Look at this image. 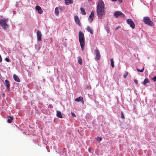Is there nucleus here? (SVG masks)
Instances as JSON below:
<instances>
[{
  "label": "nucleus",
  "mask_w": 156,
  "mask_h": 156,
  "mask_svg": "<svg viewBox=\"0 0 156 156\" xmlns=\"http://www.w3.org/2000/svg\"><path fill=\"white\" fill-rule=\"evenodd\" d=\"M87 30L89 32H90L91 34H93V30L92 29L90 28V26H87Z\"/></svg>",
  "instance_id": "obj_16"
},
{
  "label": "nucleus",
  "mask_w": 156,
  "mask_h": 156,
  "mask_svg": "<svg viewBox=\"0 0 156 156\" xmlns=\"http://www.w3.org/2000/svg\"><path fill=\"white\" fill-rule=\"evenodd\" d=\"M122 1H119V2L120 3H121L122 2Z\"/></svg>",
  "instance_id": "obj_33"
},
{
  "label": "nucleus",
  "mask_w": 156,
  "mask_h": 156,
  "mask_svg": "<svg viewBox=\"0 0 156 156\" xmlns=\"http://www.w3.org/2000/svg\"><path fill=\"white\" fill-rule=\"evenodd\" d=\"M149 82L150 81L148 78H145L143 82V84L144 85H145L147 83Z\"/></svg>",
  "instance_id": "obj_21"
},
{
  "label": "nucleus",
  "mask_w": 156,
  "mask_h": 156,
  "mask_svg": "<svg viewBox=\"0 0 156 156\" xmlns=\"http://www.w3.org/2000/svg\"><path fill=\"white\" fill-rule=\"evenodd\" d=\"M126 21L128 24L132 29H134L135 28V25L133 21L130 19H127Z\"/></svg>",
  "instance_id": "obj_5"
},
{
  "label": "nucleus",
  "mask_w": 156,
  "mask_h": 156,
  "mask_svg": "<svg viewBox=\"0 0 156 156\" xmlns=\"http://www.w3.org/2000/svg\"><path fill=\"white\" fill-rule=\"evenodd\" d=\"M105 4L103 1H99L97 6V13L99 19H101L105 15Z\"/></svg>",
  "instance_id": "obj_1"
},
{
  "label": "nucleus",
  "mask_w": 156,
  "mask_h": 156,
  "mask_svg": "<svg viewBox=\"0 0 156 156\" xmlns=\"http://www.w3.org/2000/svg\"><path fill=\"white\" fill-rule=\"evenodd\" d=\"M121 118L122 119H125V117L124 116V115L123 113V112H121Z\"/></svg>",
  "instance_id": "obj_25"
},
{
  "label": "nucleus",
  "mask_w": 156,
  "mask_h": 156,
  "mask_svg": "<svg viewBox=\"0 0 156 156\" xmlns=\"http://www.w3.org/2000/svg\"><path fill=\"white\" fill-rule=\"evenodd\" d=\"M59 12L58 9V8L56 7L55 9V13L56 16H58L59 15Z\"/></svg>",
  "instance_id": "obj_19"
},
{
  "label": "nucleus",
  "mask_w": 156,
  "mask_h": 156,
  "mask_svg": "<svg viewBox=\"0 0 156 156\" xmlns=\"http://www.w3.org/2000/svg\"><path fill=\"white\" fill-rule=\"evenodd\" d=\"M56 112V116L57 117L60 118H63L61 112L58 111H57Z\"/></svg>",
  "instance_id": "obj_14"
},
{
  "label": "nucleus",
  "mask_w": 156,
  "mask_h": 156,
  "mask_svg": "<svg viewBox=\"0 0 156 156\" xmlns=\"http://www.w3.org/2000/svg\"><path fill=\"white\" fill-rule=\"evenodd\" d=\"M143 21L144 23L150 26H152L154 24L152 22L150 18L148 17H145L143 19Z\"/></svg>",
  "instance_id": "obj_3"
},
{
  "label": "nucleus",
  "mask_w": 156,
  "mask_h": 156,
  "mask_svg": "<svg viewBox=\"0 0 156 156\" xmlns=\"http://www.w3.org/2000/svg\"><path fill=\"white\" fill-rule=\"evenodd\" d=\"M35 9L36 10L38 11V12L39 14H41L43 12V10L41 7L38 5H37L35 7Z\"/></svg>",
  "instance_id": "obj_11"
},
{
  "label": "nucleus",
  "mask_w": 156,
  "mask_h": 156,
  "mask_svg": "<svg viewBox=\"0 0 156 156\" xmlns=\"http://www.w3.org/2000/svg\"><path fill=\"white\" fill-rule=\"evenodd\" d=\"M73 1H65V3L66 5H69V4H72L73 3Z\"/></svg>",
  "instance_id": "obj_18"
},
{
  "label": "nucleus",
  "mask_w": 156,
  "mask_h": 156,
  "mask_svg": "<svg viewBox=\"0 0 156 156\" xmlns=\"http://www.w3.org/2000/svg\"><path fill=\"white\" fill-rule=\"evenodd\" d=\"M80 10L81 11V13L83 15H85L86 14V12L85 11V9L83 8H81Z\"/></svg>",
  "instance_id": "obj_20"
},
{
  "label": "nucleus",
  "mask_w": 156,
  "mask_h": 156,
  "mask_svg": "<svg viewBox=\"0 0 156 156\" xmlns=\"http://www.w3.org/2000/svg\"><path fill=\"white\" fill-rule=\"evenodd\" d=\"M7 21V20L6 19L0 20V25L4 30L6 29L8 27V25L6 23Z\"/></svg>",
  "instance_id": "obj_4"
},
{
  "label": "nucleus",
  "mask_w": 156,
  "mask_h": 156,
  "mask_svg": "<svg viewBox=\"0 0 156 156\" xmlns=\"http://www.w3.org/2000/svg\"><path fill=\"white\" fill-rule=\"evenodd\" d=\"M5 85L7 88H9L10 87V85L9 82L8 80H5Z\"/></svg>",
  "instance_id": "obj_17"
},
{
  "label": "nucleus",
  "mask_w": 156,
  "mask_h": 156,
  "mask_svg": "<svg viewBox=\"0 0 156 156\" xmlns=\"http://www.w3.org/2000/svg\"><path fill=\"white\" fill-rule=\"evenodd\" d=\"M88 150L89 151V152H90V150L89 149H88Z\"/></svg>",
  "instance_id": "obj_35"
},
{
  "label": "nucleus",
  "mask_w": 156,
  "mask_h": 156,
  "mask_svg": "<svg viewBox=\"0 0 156 156\" xmlns=\"http://www.w3.org/2000/svg\"><path fill=\"white\" fill-rule=\"evenodd\" d=\"M74 20L75 23L78 25L79 26H81V23L80 20L77 16L76 15L74 16Z\"/></svg>",
  "instance_id": "obj_7"
},
{
  "label": "nucleus",
  "mask_w": 156,
  "mask_h": 156,
  "mask_svg": "<svg viewBox=\"0 0 156 156\" xmlns=\"http://www.w3.org/2000/svg\"><path fill=\"white\" fill-rule=\"evenodd\" d=\"M95 12L94 11H92L90 15L88 20L90 23H91L93 20V18L94 17Z\"/></svg>",
  "instance_id": "obj_6"
},
{
  "label": "nucleus",
  "mask_w": 156,
  "mask_h": 156,
  "mask_svg": "<svg viewBox=\"0 0 156 156\" xmlns=\"http://www.w3.org/2000/svg\"><path fill=\"white\" fill-rule=\"evenodd\" d=\"M152 80H153L154 82L156 81V76H154L152 79Z\"/></svg>",
  "instance_id": "obj_28"
},
{
  "label": "nucleus",
  "mask_w": 156,
  "mask_h": 156,
  "mask_svg": "<svg viewBox=\"0 0 156 156\" xmlns=\"http://www.w3.org/2000/svg\"><path fill=\"white\" fill-rule=\"evenodd\" d=\"M96 139H97V140L98 141H101L102 138L101 137H99V136H97L96 138Z\"/></svg>",
  "instance_id": "obj_26"
},
{
  "label": "nucleus",
  "mask_w": 156,
  "mask_h": 156,
  "mask_svg": "<svg viewBox=\"0 0 156 156\" xmlns=\"http://www.w3.org/2000/svg\"><path fill=\"white\" fill-rule=\"evenodd\" d=\"M88 150L89 151V152H90V150L89 149H88Z\"/></svg>",
  "instance_id": "obj_36"
},
{
  "label": "nucleus",
  "mask_w": 156,
  "mask_h": 156,
  "mask_svg": "<svg viewBox=\"0 0 156 156\" xmlns=\"http://www.w3.org/2000/svg\"><path fill=\"white\" fill-rule=\"evenodd\" d=\"M110 61H111V66L113 68L114 66V61L113 60L112 58L111 59H110Z\"/></svg>",
  "instance_id": "obj_23"
},
{
  "label": "nucleus",
  "mask_w": 156,
  "mask_h": 156,
  "mask_svg": "<svg viewBox=\"0 0 156 156\" xmlns=\"http://www.w3.org/2000/svg\"><path fill=\"white\" fill-rule=\"evenodd\" d=\"M71 115H72V116L73 117H76V116L75 115V114L74 113H73L72 112H71Z\"/></svg>",
  "instance_id": "obj_30"
},
{
  "label": "nucleus",
  "mask_w": 156,
  "mask_h": 156,
  "mask_svg": "<svg viewBox=\"0 0 156 156\" xmlns=\"http://www.w3.org/2000/svg\"><path fill=\"white\" fill-rule=\"evenodd\" d=\"M120 28V27L118 26V27H116L115 28V30H118L119 28Z\"/></svg>",
  "instance_id": "obj_32"
},
{
  "label": "nucleus",
  "mask_w": 156,
  "mask_h": 156,
  "mask_svg": "<svg viewBox=\"0 0 156 156\" xmlns=\"http://www.w3.org/2000/svg\"><path fill=\"white\" fill-rule=\"evenodd\" d=\"M122 15L123 14L122 12L118 11H116L114 12V16L115 18H117L119 16Z\"/></svg>",
  "instance_id": "obj_10"
},
{
  "label": "nucleus",
  "mask_w": 156,
  "mask_h": 156,
  "mask_svg": "<svg viewBox=\"0 0 156 156\" xmlns=\"http://www.w3.org/2000/svg\"><path fill=\"white\" fill-rule=\"evenodd\" d=\"M78 62L80 65L82 64L83 61L82 58L80 57H78Z\"/></svg>",
  "instance_id": "obj_22"
},
{
  "label": "nucleus",
  "mask_w": 156,
  "mask_h": 156,
  "mask_svg": "<svg viewBox=\"0 0 156 156\" xmlns=\"http://www.w3.org/2000/svg\"><path fill=\"white\" fill-rule=\"evenodd\" d=\"M96 54L95 58L98 60H99L101 58V55L99 51L97 49H96L95 51Z\"/></svg>",
  "instance_id": "obj_8"
},
{
  "label": "nucleus",
  "mask_w": 156,
  "mask_h": 156,
  "mask_svg": "<svg viewBox=\"0 0 156 156\" xmlns=\"http://www.w3.org/2000/svg\"><path fill=\"white\" fill-rule=\"evenodd\" d=\"M13 78L17 82H20V80L19 77L16 74H14L13 76Z\"/></svg>",
  "instance_id": "obj_15"
},
{
  "label": "nucleus",
  "mask_w": 156,
  "mask_h": 156,
  "mask_svg": "<svg viewBox=\"0 0 156 156\" xmlns=\"http://www.w3.org/2000/svg\"><path fill=\"white\" fill-rule=\"evenodd\" d=\"M5 60L8 62H10V59L9 58H5Z\"/></svg>",
  "instance_id": "obj_29"
},
{
  "label": "nucleus",
  "mask_w": 156,
  "mask_h": 156,
  "mask_svg": "<svg viewBox=\"0 0 156 156\" xmlns=\"http://www.w3.org/2000/svg\"><path fill=\"white\" fill-rule=\"evenodd\" d=\"M7 122L9 123H11L12 121L13 120V118L12 116H7L6 117Z\"/></svg>",
  "instance_id": "obj_12"
},
{
  "label": "nucleus",
  "mask_w": 156,
  "mask_h": 156,
  "mask_svg": "<svg viewBox=\"0 0 156 156\" xmlns=\"http://www.w3.org/2000/svg\"><path fill=\"white\" fill-rule=\"evenodd\" d=\"M128 75V72H125L123 75V77L124 78H126V77Z\"/></svg>",
  "instance_id": "obj_27"
},
{
  "label": "nucleus",
  "mask_w": 156,
  "mask_h": 156,
  "mask_svg": "<svg viewBox=\"0 0 156 156\" xmlns=\"http://www.w3.org/2000/svg\"><path fill=\"white\" fill-rule=\"evenodd\" d=\"M134 81L135 82V83L136 84H137L138 83V81L137 80H136V79H135L134 80Z\"/></svg>",
  "instance_id": "obj_31"
},
{
  "label": "nucleus",
  "mask_w": 156,
  "mask_h": 156,
  "mask_svg": "<svg viewBox=\"0 0 156 156\" xmlns=\"http://www.w3.org/2000/svg\"><path fill=\"white\" fill-rule=\"evenodd\" d=\"M79 39L81 49L83 51L84 49L85 38L84 35L83 33L81 31L79 32Z\"/></svg>",
  "instance_id": "obj_2"
},
{
  "label": "nucleus",
  "mask_w": 156,
  "mask_h": 156,
  "mask_svg": "<svg viewBox=\"0 0 156 156\" xmlns=\"http://www.w3.org/2000/svg\"><path fill=\"white\" fill-rule=\"evenodd\" d=\"M107 32H108V33H109L110 32V30H107Z\"/></svg>",
  "instance_id": "obj_34"
},
{
  "label": "nucleus",
  "mask_w": 156,
  "mask_h": 156,
  "mask_svg": "<svg viewBox=\"0 0 156 156\" xmlns=\"http://www.w3.org/2000/svg\"><path fill=\"white\" fill-rule=\"evenodd\" d=\"M144 66H143L142 67V68L141 69H139L137 68V70L138 72H142L144 71Z\"/></svg>",
  "instance_id": "obj_24"
},
{
  "label": "nucleus",
  "mask_w": 156,
  "mask_h": 156,
  "mask_svg": "<svg viewBox=\"0 0 156 156\" xmlns=\"http://www.w3.org/2000/svg\"><path fill=\"white\" fill-rule=\"evenodd\" d=\"M75 101L77 102H79L80 101H81L83 102V103H84V101L83 100V99L82 97H80L78 98H76L75 100Z\"/></svg>",
  "instance_id": "obj_13"
},
{
  "label": "nucleus",
  "mask_w": 156,
  "mask_h": 156,
  "mask_svg": "<svg viewBox=\"0 0 156 156\" xmlns=\"http://www.w3.org/2000/svg\"><path fill=\"white\" fill-rule=\"evenodd\" d=\"M37 36L38 40L39 41H41V37L42 35L40 31L39 30L37 31Z\"/></svg>",
  "instance_id": "obj_9"
}]
</instances>
